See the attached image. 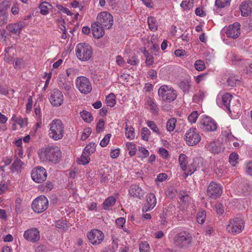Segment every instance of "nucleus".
Here are the masks:
<instances>
[{
	"instance_id": "f257e3e1",
	"label": "nucleus",
	"mask_w": 252,
	"mask_h": 252,
	"mask_svg": "<svg viewBox=\"0 0 252 252\" xmlns=\"http://www.w3.org/2000/svg\"><path fill=\"white\" fill-rule=\"evenodd\" d=\"M174 245L180 249L186 250L191 245L192 242V235L187 231L173 229L170 234Z\"/></svg>"
},
{
	"instance_id": "f03ea898",
	"label": "nucleus",
	"mask_w": 252,
	"mask_h": 252,
	"mask_svg": "<svg viewBox=\"0 0 252 252\" xmlns=\"http://www.w3.org/2000/svg\"><path fill=\"white\" fill-rule=\"evenodd\" d=\"M38 156L41 160L57 163L62 157V153L57 147L49 146L40 149Z\"/></svg>"
},
{
	"instance_id": "7ed1b4c3",
	"label": "nucleus",
	"mask_w": 252,
	"mask_h": 252,
	"mask_svg": "<svg viewBox=\"0 0 252 252\" xmlns=\"http://www.w3.org/2000/svg\"><path fill=\"white\" fill-rule=\"evenodd\" d=\"M232 98V95L229 93H225L223 94H219L217 98V103L219 106L223 109H226L229 112L232 111L234 113H238L240 108V103L235 105H232L230 108V102Z\"/></svg>"
},
{
	"instance_id": "20e7f679",
	"label": "nucleus",
	"mask_w": 252,
	"mask_h": 252,
	"mask_svg": "<svg viewBox=\"0 0 252 252\" xmlns=\"http://www.w3.org/2000/svg\"><path fill=\"white\" fill-rule=\"evenodd\" d=\"M77 58L81 61L89 60L93 55V49L91 46L85 43H80L75 48Z\"/></svg>"
},
{
	"instance_id": "39448f33",
	"label": "nucleus",
	"mask_w": 252,
	"mask_h": 252,
	"mask_svg": "<svg viewBox=\"0 0 252 252\" xmlns=\"http://www.w3.org/2000/svg\"><path fill=\"white\" fill-rule=\"evenodd\" d=\"M64 126L60 120H54L50 124L49 137L55 140L62 139L63 136Z\"/></svg>"
},
{
	"instance_id": "423d86ee",
	"label": "nucleus",
	"mask_w": 252,
	"mask_h": 252,
	"mask_svg": "<svg viewBox=\"0 0 252 252\" xmlns=\"http://www.w3.org/2000/svg\"><path fill=\"white\" fill-rule=\"evenodd\" d=\"M244 227L245 222L243 219L240 217H236L229 220L226 229L229 233L233 235H236L241 233Z\"/></svg>"
},
{
	"instance_id": "0eeeda50",
	"label": "nucleus",
	"mask_w": 252,
	"mask_h": 252,
	"mask_svg": "<svg viewBox=\"0 0 252 252\" xmlns=\"http://www.w3.org/2000/svg\"><path fill=\"white\" fill-rule=\"evenodd\" d=\"M158 94L162 100L169 102L174 101L177 97L176 91L167 85L161 86L158 90Z\"/></svg>"
},
{
	"instance_id": "6e6552de",
	"label": "nucleus",
	"mask_w": 252,
	"mask_h": 252,
	"mask_svg": "<svg viewBox=\"0 0 252 252\" xmlns=\"http://www.w3.org/2000/svg\"><path fill=\"white\" fill-rule=\"evenodd\" d=\"M76 88L83 94H88L92 90L91 83L88 78L85 76L78 77L75 80Z\"/></svg>"
},
{
	"instance_id": "1a4fd4ad",
	"label": "nucleus",
	"mask_w": 252,
	"mask_h": 252,
	"mask_svg": "<svg viewBox=\"0 0 252 252\" xmlns=\"http://www.w3.org/2000/svg\"><path fill=\"white\" fill-rule=\"evenodd\" d=\"M96 22L105 29H110L113 24V17L107 12H102L98 14Z\"/></svg>"
},
{
	"instance_id": "9d476101",
	"label": "nucleus",
	"mask_w": 252,
	"mask_h": 252,
	"mask_svg": "<svg viewBox=\"0 0 252 252\" xmlns=\"http://www.w3.org/2000/svg\"><path fill=\"white\" fill-rule=\"evenodd\" d=\"M48 206V200L45 196L40 195L34 199L32 203V208L34 212L40 213L46 210Z\"/></svg>"
},
{
	"instance_id": "9b49d317",
	"label": "nucleus",
	"mask_w": 252,
	"mask_h": 252,
	"mask_svg": "<svg viewBox=\"0 0 252 252\" xmlns=\"http://www.w3.org/2000/svg\"><path fill=\"white\" fill-rule=\"evenodd\" d=\"M185 139L188 145L193 146L200 141L201 136L196 128L192 127L186 133Z\"/></svg>"
},
{
	"instance_id": "f8f14e48",
	"label": "nucleus",
	"mask_w": 252,
	"mask_h": 252,
	"mask_svg": "<svg viewBox=\"0 0 252 252\" xmlns=\"http://www.w3.org/2000/svg\"><path fill=\"white\" fill-rule=\"evenodd\" d=\"M47 176L45 169L41 166H37L34 168L31 173L32 179L37 183H41L45 181Z\"/></svg>"
},
{
	"instance_id": "ddd939ff",
	"label": "nucleus",
	"mask_w": 252,
	"mask_h": 252,
	"mask_svg": "<svg viewBox=\"0 0 252 252\" xmlns=\"http://www.w3.org/2000/svg\"><path fill=\"white\" fill-rule=\"evenodd\" d=\"M222 192V189L220 185L215 182L210 183L207 189V195L214 199L219 197Z\"/></svg>"
},
{
	"instance_id": "4468645a",
	"label": "nucleus",
	"mask_w": 252,
	"mask_h": 252,
	"mask_svg": "<svg viewBox=\"0 0 252 252\" xmlns=\"http://www.w3.org/2000/svg\"><path fill=\"white\" fill-rule=\"evenodd\" d=\"M200 126L204 131H214L217 129V124L211 118L204 116L200 122Z\"/></svg>"
},
{
	"instance_id": "2eb2a0df",
	"label": "nucleus",
	"mask_w": 252,
	"mask_h": 252,
	"mask_svg": "<svg viewBox=\"0 0 252 252\" xmlns=\"http://www.w3.org/2000/svg\"><path fill=\"white\" fill-rule=\"evenodd\" d=\"M88 238L93 245L100 244L104 240V234L100 230L94 229L87 234Z\"/></svg>"
},
{
	"instance_id": "dca6fc26",
	"label": "nucleus",
	"mask_w": 252,
	"mask_h": 252,
	"mask_svg": "<svg viewBox=\"0 0 252 252\" xmlns=\"http://www.w3.org/2000/svg\"><path fill=\"white\" fill-rule=\"evenodd\" d=\"M24 238L29 242L34 243L40 240L39 231L36 228H32L25 231Z\"/></svg>"
},
{
	"instance_id": "f3484780",
	"label": "nucleus",
	"mask_w": 252,
	"mask_h": 252,
	"mask_svg": "<svg viewBox=\"0 0 252 252\" xmlns=\"http://www.w3.org/2000/svg\"><path fill=\"white\" fill-rule=\"evenodd\" d=\"M63 96L62 93L58 89H54L52 91L50 101L51 103L55 106H59L63 102Z\"/></svg>"
},
{
	"instance_id": "a211bd4d",
	"label": "nucleus",
	"mask_w": 252,
	"mask_h": 252,
	"mask_svg": "<svg viewBox=\"0 0 252 252\" xmlns=\"http://www.w3.org/2000/svg\"><path fill=\"white\" fill-rule=\"evenodd\" d=\"M58 84L61 89L64 90L67 92H69L72 89L73 86L71 81H69L64 74H61L59 75Z\"/></svg>"
},
{
	"instance_id": "6ab92c4d",
	"label": "nucleus",
	"mask_w": 252,
	"mask_h": 252,
	"mask_svg": "<svg viewBox=\"0 0 252 252\" xmlns=\"http://www.w3.org/2000/svg\"><path fill=\"white\" fill-rule=\"evenodd\" d=\"M240 25L238 22L229 25L226 32L227 36L234 39L237 38L240 34Z\"/></svg>"
},
{
	"instance_id": "aec40b11",
	"label": "nucleus",
	"mask_w": 252,
	"mask_h": 252,
	"mask_svg": "<svg viewBox=\"0 0 252 252\" xmlns=\"http://www.w3.org/2000/svg\"><path fill=\"white\" fill-rule=\"evenodd\" d=\"M26 26L24 22L21 21L17 23H12L8 24L6 26L7 30L11 33L16 34L20 33L23 28Z\"/></svg>"
},
{
	"instance_id": "412c9836",
	"label": "nucleus",
	"mask_w": 252,
	"mask_h": 252,
	"mask_svg": "<svg viewBox=\"0 0 252 252\" xmlns=\"http://www.w3.org/2000/svg\"><path fill=\"white\" fill-rule=\"evenodd\" d=\"M147 204L144 206L143 211L147 212L153 209L157 204V199L153 193L148 194L146 196Z\"/></svg>"
},
{
	"instance_id": "4be33fe9",
	"label": "nucleus",
	"mask_w": 252,
	"mask_h": 252,
	"mask_svg": "<svg viewBox=\"0 0 252 252\" xmlns=\"http://www.w3.org/2000/svg\"><path fill=\"white\" fill-rule=\"evenodd\" d=\"M129 194L134 197L141 198L144 195L143 189L137 185H132L128 190Z\"/></svg>"
},
{
	"instance_id": "5701e85b",
	"label": "nucleus",
	"mask_w": 252,
	"mask_h": 252,
	"mask_svg": "<svg viewBox=\"0 0 252 252\" xmlns=\"http://www.w3.org/2000/svg\"><path fill=\"white\" fill-rule=\"evenodd\" d=\"M242 16L247 17L252 12V1H243L239 6Z\"/></svg>"
},
{
	"instance_id": "b1692460",
	"label": "nucleus",
	"mask_w": 252,
	"mask_h": 252,
	"mask_svg": "<svg viewBox=\"0 0 252 252\" xmlns=\"http://www.w3.org/2000/svg\"><path fill=\"white\" fill-rule=\"evenodd\" d=\"M92 32L94 38H99L104 34V27L95 22L92 25Z\"/></svg>"
},
{
	"instance_id": "393cba45",
	"label": "nucleus",
	"mask_w": 252,
	"mask_h": 252,
	"mask_svg": "<svg viewBox=\"0 0 252 252\" xmlns=\"http://www.w3.org/2000/svg\"><path fill=\"white\" fill-rule=\"evenodd\" d=\"M191 197L186 192H182L180 193V203H181V207L183 209L187 208L192 202Z\"/></svg>"
},
{
	"instance_id": "a878e982",
	"label": "nucleus",
	"mask_w": 252,
	"mask_h": 252,
	"mask_svg": "<svg viewBox=\"0 0 252 252\" xmlns=\"http://www.w3.org/2000/svg\"><path fill=\"white\" fill-rule=\"evenodd\" d=\"M146 104L149 107L150 111L153 114H158L159 108L154 99L150 97L146 98Z\"/></svg>"
},
{
	"instance_id": "bb28decb",
	"label": "nucleus",
	"mask_w": 252,
	"mask_h": 252,
	"mask_svg": "<svg viewBox=\"0 0 252 252\" xmlns=\"http://www.w3.org/2000/svg\"><path fill=\"white\" fill-rule=\"evenodd\" d=\"M199 159L198 158H196L193 159L192 162L190 164H189L188 166H187V170L186 171H185L186 172V174L189 175H191L194 172H195L197 168L199 166Z\"/></svg>"
},
{
	"instance_id": "cd10ccee",
	"label": "nucleus",
	"mask_w": 252,
	"mask_h": 252,
	"mask_svg": "<svg viewBox=\"0 0 252 252\" xmlns=\"http://www.w3.org/2000/svg\"><path fill=\"white\" fill-rule=\"evenodd\" d=\"M207 149L214 154L219 153L222 150L218 142H211L207 146Z\"/></svg>"
},
{
	"instance_id": "c85d7f7f",
	"label": "nucleus",
	"mask_w": 252,
	"mask_h": 252,
	"mask_svg": "<svg viewBox=\"0 0 252 252\" xmlns=\"http://www.w3.org/2000/svg\"><path fill=\"white\" fill-rule=\"evenodd\" d=\"M125 135L126 137L129 140L134 139L135 138L134 128L131 126H129L126 122L125 126Z\"/></svg>"
},
{
	"instance_id": "c756f323",
	"label": "nucleus",
	"mask_w": 252,
	"mask_h": 252,
	"mask_svg": "<svg viewBox=\"0 0 252 252\" xmlns=\"http://www.w3.org/2000/svg\"><path fill=\"white\" fill-rule=\"evenodd\" d=\"M179 161L181 168L183 171H186L187 170V164H188V158L183 154H181L179 156Z\"/></svg>"
},
{
	"instance_id": "7c9ffc66",
	"label": "nucleus",
	"mask_w": 252,
	"mask_h": 252,
	"mask_svg": "<svg viewBox=\"0 0 252 252\" xmlns=\"http://www.w3.org/2000/svg\"><path fill=\"white\" fill-rule=\"evenodd\" d=\"M116 199L114 197L110 196L107 198L103 203V208L106 210H109L110 208L115 205Z\"/></svg>"
},
{
	"instance_id": "2f4dec72",
	"label": "nucleus",
	"mask_w": 252,
	"mask_h": 252,
	"mask_svg": "<svg viewBox=\"0 0 252 252\" xmlns=\"http://www.w3.org/2000/svg\"><path fill=\"white\" fill-rule=\"evenodd\" d=\"M52 7V5L48 2H42L40 6V13L41 14L46 15L49 13V10Z\"/></svg>"
},
{
	"instance_id": "473e14b6",
	"label": "nucleus",
	"mask_w": 252,
	"mask_h": 252,
	"mask_svg": "<svg viewBox=\"0 0 252 252\" xmlns=\"http://www.w3.org/2000/svg\"><path fill=\"white\" fill-rule=\"evenodd\" d=\"M149 28L151 31L155 32L158 30V22L154 17H149L148 18Z\"/></svg>"
},
{
	"instance_id": "72a5a7b5",
	"label": "nucleus",
	"mask_w": 252,
	"mask_h": 252,
	"mask_svg": "<svg viewBox=\"0 0 252 252\" xmlns=\"http://www.w3.org/2000/svg\"><path fill=\"white\" fill-rule=\"evenodd\" d=\"M223 133L226 137V141L229 143V145H231L232 143L233 145L235 147H238L239 146V143L237 142H234V137L232 135L231 133L229 131H224Z\"/></svg>"
},
{
	"instance_id": "f704fd0d",
	"label": "nucleus",
	"mask_w": 252,
	"mask_h": 252,
	"mask_svg": "<svg viewBox=\"0 0 252 252\" xmlns=\"http://www.w3.org/2000/svg\"><path fill=\"white\" fill-rule=\"evenodd\" d=\"M11 120L18 125H20L21 127H25L27 125V119H23L21 117H17L16 115H13Z\"/></svg>"
},
{
	"instance_id": "c9c22d12",
	"label": "nucleus",
	"mask_w": 252,
	"mask_h": 252,
	"mask_svg": "<svg viewBox=\"0 0 252 252\" xmlns=\"http://www.w3.org/2000/svg\"><path fill=\"white\" fill-rule=\"evenodd\" d=\"M96 145L94 143H90L85 148L83 152L90 156L95 151Z\"/></svg>"
},
{
	"instance_id": "e433bc0d",
	"label": "nucleus",
	"mask_w": 252,
	"mask_h": 252,
	"mask_svg": "<svg viewBox=\"0 0 252 252\" xmlns=\"http://www.w3.org/2000/svg\"><path fill=\"white\" fill-rule=\"evenodd\" d=\"M177 121L174 118H172L168 120L166 123V128L168 131H173L176 127Z\"/></svg>"
},
{
	"instance_id": "4c0bfd02",
	"label": "nucleus",
	"mask_w": 252,
	"mask_h": 252,
	"mask_svg": "<svg viewBox=\"0 0 252 252\" xmlns=\"http://www.w3.org/2000/svg\"><path fill=\"white\" fill-rule=\"evenodd\" d=\"M105 102L107 106L113 107L116 104L115 95L110 94L106 97Z\"/></svg>"
},
{
	"instance_id": "58836bf2",
	"label": "nucleus",
	"mask_w": 252,
	"mask_h": 252,
	"mask_svg": "<svg viewBox=\"0 0 252 252\" xmlns=\"http://www.w3.org/2000/svg\"><path fill=\"white\" fill-rule=\"evenodd\" d=\"M10 5L9 0H5L0 4V16L5 14L6 10Z\"/></svg>"
},
{
	"instance_id": "ea45409f",
	"label": "nucleus",
	"mask_w": 252,
	"mask_h": 252,
	"mask_svg": "<svg viewBox=\"0 0 252 252\" xmlns=\"http://www.w3.org/2000/svg\"><path fill=\"white\" fill-rule=\"evenodd\" d=\"M90 160V156L83 152L81 156L78 159V163L79 164L85 165L88 164Z\"/></svg>"
},
{
	"instance_id": "a19ab883",
	"label": "nucleus",
	"mask_w": 252,
	"mask_h": 252,
	"mask_svg": "<svg viewBox=\"0 0 252 252\" xmlns=\"http://www.w3.org/2000/svg\"><path fill=\"white\" fill-rule=\"evenodd\" d=\"M80 114L81 117L85 122L90 123L93 120V116L90 112L83 110Z\"/></svg>"
},
{
	"instance_id": "79ce46f5",
	"label": "nucleus",
	"mask_w": 252,
	"mask_h": 252,
	"mask_svg": "<svg viewBox=\"0 0 252 252\" xmlns=\"http://www.w3.org/2000/svg\"><path fill=\"white\" fill-rule=\"evenodd\" d=\"M231 0H216L215 5L219 8H224L230 5Z\"/></svg>"
},
{
	"instance_id": "37998d69",
	"label": "nucleus",
	"mask_w": 252,
	"mask_h": 252,
	"mask_svg": "<svg viewBox=\"0 0 252 252\" xmlns=\"http://www.w3.org/2000/svg\"><path fill=\"white\" fill-rule=\"evenodd\" d=\"M206 212L204 210H200L197 214L196 216V220L198 223L202 224L204 223L206 219Z\"/></svg>"
},
{
	"instance_id": "c03bdc74",
	"label": "nucleus",
	"mask_w": 252,
	"mask_h": 252,
	"mask_svg": "<svg viewBox=\"0 0 252 252\" xmlns=\"http://www.w3.org/2000/svg\"><path fill=\"white\" fill-rule=\"evenodd\" d=\"M227 81L229 86L233 87L239 81V77L235 76L234 75H231L227 79Z\"/></svg>"
},
{
	"instance_id": "a18cd8bd",
	"label": "nucleus",
	"mask_w": 252,
	"mask_h": 252,
	"mask_svg": "<svg viewBox=\"0 0 252 252\" xmlns=\"http://www.w3.org/2000/svg\"><path fill=\"white\" fill-rule=\"evenodd\" d=\"M193 4L192 0L189 1L183 0L180 4V6L184 10H189L193 7Z\"/></svg>"
},
{
	"instance_id": "49530a36",
	"label": "nucleus",
	"mask_w": 252,
	"mask_h": 252,
	"mask_svg": "<svg viewBox=\"0 0 252 252\" xmlns=\"http://www.w3.org/2000/svg\"><path fill=\"white\" fill-rule=\"evenodd\" d=\"M179 86L184 92H188L191 85L188 81L186 80L181 82Z\"/></svg>"
},
{
	"instance_id": "de8ad7c7",
	"label": "nucleus",
	"mask_w": 252,
	"mask_h": 252,
	"mask_svg": "<svg viewBox=\"0 0 252 252\" xmlns=\"http://www.w3.org/2000/svg\"><path fill=\"white\" fill-rule=\"evenodd\" d=\"M23 163L19 158H16L12 164V169L14 171H18L21 168Z\"/></svg>"
},
{
	"instance_id": "09e8293b",
	"label": "nucleus",
	"mask_w": 252,
	"mask_h": 252,
	"mask_svg": "<svg viewBox=\"0 0 252 252\" xmlns=\"http://www.w3.org/2000/svg\"><path fill=\"white\" fill-rule=\"evenodd\" d=\"M147 126L153 130V131L157 134H159L160 133V131L155 124L153 121H148L147 122Z\"/></svg>"
},
{
	"instance_id": "8fccbe9b",
	"label": "nucleus",
	"mask_w": 252,
	"mask_h": 252,
	"mask_svg": "<svg viewBox=\"0 0 252 252\" xmlns=\"http://www.w3.org/2000/svg\"><path fill=\"white\" fill-rule=\"evenodd\" d=\"M151 134V131L147 127H143L142 129L141 136L142 139L146 141H148L149 136Z\"/></svg>"
},
{
	"instance_id": "3c124183",
	"label": "nucleus",
	"mask_w": 252,
	"mask_h": 252,
	"mask_svg": "<svg viewBox=\"0 0 252 252\" xmlns=\"http://www.w3.org/2000/svg\"><path fill=\"white\" fill-rule=\"evenodd\" d=\"M140 252H150V246L147 242H142L139 244Z\"/></svg>"
},
{
	"instance_id": "603ef678",
	"label": "nucleus",
	"mask_w": 252,
	"mask_h": 252,
	"mask_svg": "<svg viewBox=\"0 0 252 252\" xmlns=\"http://www.w3.org/2000/svg\"><path fill=\"white\" fill-rule=\"evenodd\" d=\"M194 67L198 71H202L205 69V65L203 61L198 60L194 63Z\"/></svg>"
},
{
	"instance_id": "864d4df0",
	"label": "nucleus",
	"mask_w": 252,
	"mask_h": 252,
	"mask_svg": "<svg viewBox=\"0 0 252 252\" xmlns=\"http://www.w3.org/2000/svg\"><path fill=\"white\" fill-rule=\"evenodd\" d=\"M53 184L50 182H47L41 185L40 189L44 191L48 192L50 191L53 188Z\"/></svg>"
},
{
	"instance_id": "5fc2aeb1",
	"label": "nucleus",
	"mask_w": 252,
	"mask_h": 252,
	"mask_svg": "<svg viewBox=\"0 0 252 252\" xmlns=\"http://www.w3.org/2000/svg\"><path fill=\"white\" fill-rule=\"evenodd\" d=\"M238 159V155L236 153H231L229 157V161L232 166H235Z\"/></svg>"
},
{
	"instance_id": "6e6d98bb",
	"label": "nucleus",
	"mask_w": 252,
	"mask_h": 252,
	"mask_svg": "<svg viewBox=\"0 0 252 252\" xmlns=\"http://www.w3.org/2000/svg\"><path fill=\"white\" fill-rule=\"evenodd\" d=\"M198 117V112L196 111H193L188 116V120L190 123H194Z\"/></svg>"
},
{
	"instance_id": "4d7b16f0",
	"label": "nucleus",
	"mask_w": 252,
	"mask_h": 252,
	"mask_svg": "<svg viewBox=\"0 0 252 252\" xmlns=\"http://www.w3.org/2000/svg\"><path fill=\"white\" fill-rule=\"evenodd\" d=\"M242 191L244 195H248L251 193L252 188L248 184H243Z\"/></svg>"
},
{
	"instance_id": "13d9d810",
	"label": "nucleus",
	"mask_w": 252,
	"mask_h": 252,
	"mask_svg": "<svg viewBox=\"0 0 252 252\" xmlns=\"http://www.w3.org/2000/svg\"><path fill=\"white\" fill-rule=\"evenodd\" d=\"M111 136V134H106L105 137L101 140L100 142V145L102 147H106L108 144L110 137Z\"/></svg>"
},
{
	"instance_id": "bf43d9fd",
	"label": "nucleus",
	"mask_w": 252,
	"mask_h": 252,
	"mask_svg": "<svg viewBox=\"0 0 252 252\" xmlns=\"http://www.w3.org/2000/svg\"><path fill=\"white\" fill-rule=\"evenodd\" d=\"M55 226L57 228L65 230L67 229L66 224L63 220H59L55 222Z\"/></svg>"
},
{
	"instance_id": "052dcab7",
	"label": "nucleus",
	"mask_w": 252,
	"mask_h": 252,
	"mask_svg": "<svg viewBox=\"0 0 252 252\" xmlns=\"http://www.w3.org/2000/svg\"><path fill=\"white\" fill-rule=\"evenodd\" d=\"M12 162V159L9 158H4L2 162H1V164L3 163V165H0V168L2 170L4 171V168L5 166H7L9 165Z\"/></svg>"
},
{
	"instance_id": "680f3d73",
	"label": "nucleus",
	"mask_w": 252,
	"mask_h": 252,
	"mask_svg": "<svg viewBox=\"0 0 252 252\" xmlns=\"http://www.w3.org/2000/svg\"><path fill=\"white\" fill-rule=\"evenodd\" d=\"M205 96V94L203 92L199 91L194 96L193 99L195 101H199L203 99Z\"/></svg>"
},
{
	"instance_id": "e2e57ef3",
	"label": "nucleus",
	"mask_w": 252,
	"mask_h": 252,
	"mask_svg": "<svg viewBox=\"0 0 252 252\" xmlns=\"http://www.w3.org/2000/svg\"><path fill=\"white\" fill-rule=\"evenodd\" d=\"M216 211L218 215H222L224 213L223 207L222 204L219 203L215 206Z\"/></svg>"
},
{
	"instance_id": "0e129e2a",
	"label": "nucleus",
	"mask_w": 252,
	"mask_h": 252,
	"mask_svg": "<svg viewBox=\"0 0 252 252\" xmlns=\"http://www.w3.org/2000/svg\"><path fill=\"white\" fill-rule=\"evenodd\" d=\"M104 126V122L103 120H100L97 123L96 126V130L97 132H100L102 131Z\"/></svg>"
},
{
	"instance_id": "69168bd1",
	"label": "nucleus",
	"mask_w": 252,
	"mask_h": 252,
	"mask_svg": "<svg viewBox=\"0 0 252 252\" xmlns=\"http://www.w3.org/2000/svg\"><path fill=\"white\" fill-rule=\"evenodd\" d=\"M167 177L168 176L166 173H160L157 175L156 181L160 182H163L167 179Z\"/></svg>"
},
{
	"instance_id": "338daca9",
	"label": "nucleus",
	"mask_w": 252,
	"mask_h": 252,
	"mask_svg": "<svg viewBox=\"0 0 252 252\" xmlns=\"http://www.w3.org/2000/svg\"><path fill=\"white\" fill-rule=\"evenodd\" d=\"M159 155L164 158H166L168 157V151L163 148H160L158 150Z\"/></svg>"
},
{
	"instance_id": "774afa93",
	"label": "nucleus",
	"mask_w": 252,
	"mask_h": 252,
	"mask_svg": "<svg viewBox=\"0 0 252 252\" xmlns=\"http://www.w3.org/2000/svg\"><path fill=\"white\" fill-rule=\"evenodd\" d=\"M246 171L248 174L252 176V160L246 164Z\"/></svg>"
}]
</instances>
